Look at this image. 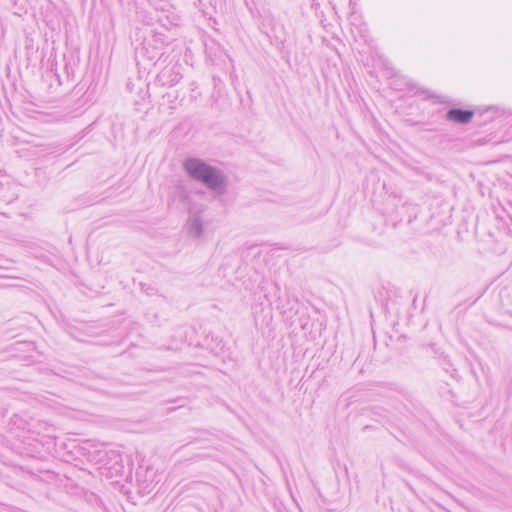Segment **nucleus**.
I'll use <instances>...</instances> for the list:
<instances>
[{"instance_id":"f257e3e1","label":"nucleus","mask_w":512,"mask_h":512,"mask_svg":"<svg viewBox=\"0 0 512 512\" xmlns=\"http://www.w3.org/2000/svg\"><path fill=\"white\" fill-rule=\"evenodd\" d=\"M183 165L192 178L205 183L210 188H216L222 184L218 171L198 159H188Z\"/></svg>"},{"instance_id":"f03ea898","label":"nucleus","mask_w":512,"mask_h":512,"mask_svg":"<svg viewBox=\"0 0 512 512\" xmlns=\"http://www.w3.org/2000/svg\"><path fill=\"white\" fill-rule=\"evenodd\" d=\"M474 116L472 110L452 109L447 113V118L455 123H468Z\"/></svg>"}]
</instances>
